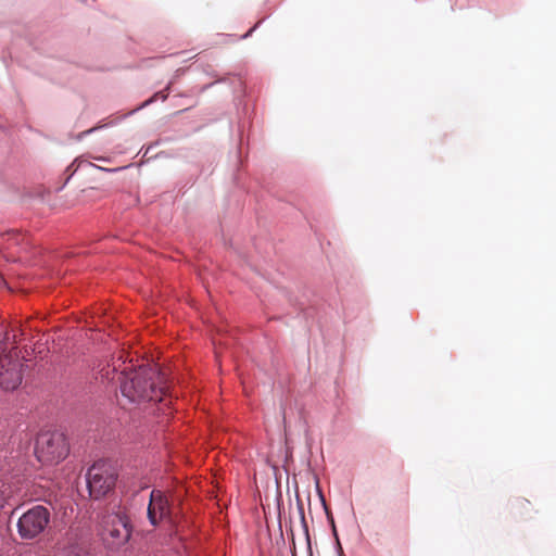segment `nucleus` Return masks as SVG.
I'll use <instances>...</instances> for the list:
<instances>
[{"instance_id":"obj_1","label":"nucleus","mask_w":556,"mask_h":556,"mask_svg":"<svg viewBox=\"0 0 556 556\" xmlns=\"http://www.w3.org/2000/svg\"><path fill=\"white\" fill-rule=\"evenodd\" d=\"M119 379L122 395L131 403L164 401L166 387L162 384L161 374L152 366L140 365L129 371L125 368Z\"/></svg>"},{"instance_id":"obj_2","label":"nucleus","mask_w":556,"mask_h":556,"mask_svg":"<svg viewBox=\"0 0 556 556\" xmlns=\"http://www.w3.org/2000/svg\"><path fill=\"white\" fill-rule=\"evenodd\" d=\"M37 459L42 464H54L68 454V444L64 433L46 431L38 434L35 445Z\"/></svg>"},{"instance_id":"obj_3","label":"nucleus","mask_w":556,"mask_h":556,"mask_svg":"<svg viewBox=\"0 0 556 556\" xmlns=\"http://www.w3.org/2000/svg\"><path fill=\"white\" fill-rule=\"evenodd\" d=\"M117 473L115 468L105 463L93 464L87 472V485L90 496L99 500L105 496L115 485Z\"/></svg>"},{"instance_id":"obj_4","label":"nucleus","mask_w":556,"mask_h":556,"mask_svg":"<svg viewBox=\"0 0 556 556\" xmlns=\"http://www.w3.org/2000/svg\"><path fill=\"white\" fill-rule=\"evenodd\" d=\"M50 522V511L36 505L25 511L17 521V532L23 540H33L41 534Z\"/></svg>"},{"instance_id":"obj_5","label":"nucleus","mask_w":556,"mask_h":556,"mask_svg":"<svg viewBox=\"0 0 556 556\" xmlns=\"http://www.w3.org/2000/svg\"><path fill=\"white\" fill-rule=\"evenodd\" d=\"M130 534L127 518L118 514L108 518L102 532L103 540L110 547H118L125 544Z\"/></svg>"},{"instance_id":"obj_6","label":"nucleus","mask_w":556,"mask_h":556,"mask_svg":"<svg viewBox=\"0 0 556 556\" xmlns=\"http://www.w3.org/2000/svg\"><path fill=\"white\" fill-rule=\"evenodd\" d=\"M22 364L17 356L4 354L0 356V387L4 390H14L22 382Z\"/></svg>"},{"instance_id":"obj_7","label":"nucleus","mask_w":556,"mask_h":556,"mask_svg":"<svg viewBox=\"0 0 556 556\" xmlns=\"http://www.w3.org/2000/svg\"><path fill=\"white\" fill-rule=\"evenodd\" d=\"M170 516V504L167 496L160 490H152L148 505V518L152 526L159 525Z\"/></svg>"},{"instance_id":"obj_8","label":"nucleus","mask_w":556,"mask_h":556,"mask_svg":"<svg viewBox=\"0 0 556 556\" xmlns=\"http://www.w3.org/2000/svg\"><path fill=\"white\" fill-rule=\"evenodd\" d=\"M530 502L526 498H517L513 505L511 508L515 511V514L519 516H525L529 514L530 509Z\"/></svg>"},{"instance_id":"obj_9","label":"nucleus","mask_w":556,"mask_h":556,"mask_svg":"<svg viewBox=\"0 0 556 556\" xmlns=\"http://www.w3.org/2000/svg\"><path fill=\"white\" fill-rule=\"evenodd\" d=\"M64 556H87V552L79 546H70L65 549Z\"/></svg>"},{"instance_id":"obj_10","label":"nucleus","mask_w":556,"mask_h":556,"mask_svg":"<svg viewBox=\"0 0 556 556\" xmlns=\"http://www.w3.org/2000/svg\"><path fill=\"white\" fill-rule=\"evenodd\" d=\"M5 497H7V495H5V491L3 489V485H0V508L3 507L4 502H5Z\"/></svg>"},{"instance_id":"obj_11","label":"nucleus","mask_w":556,"mask_h":556,"mask_svg":"<svg viewBox=\"0 0 556 556\" xmlns=\"http://www.w3.org/2000/svg\"><path fill=\"white\" fill-rule=\"evenodd\" d=\"M94 129H96V127L90 128V129H88V130H86V131H83V132L79 135V137H81V136H84V135L91 134Z\"/></svg>"},{"instance_id":"obj_12","label":"nucleus","mask_w":556,"mask_h":556,"mask_svg":"<svg viewBox=\"0 0 556 556\" xmlns=\"http://www.w3.org/2000/svg\"><path fill=\"white\" fill-rule=\"evenodd\" d=\"M159 96V93H155L153 96V98L149 99L144 104H148V103H151L152 101H154V99Z\"/></svg>"},{"instance_id":"obj_13","label":"nucleus","mask_w":556,"mask_h":556,"mask_svg":"<svg viewBox=\"0 0 556 556\" xmlns=\"http://www.w3.org/2000/svg\"><path fill=\"white\" fill-rule=\"evenodd\" d=\"M166 98H167V94H166V93L162 94V99H163V100H165Z\"/></svg>"}]
</instances>
